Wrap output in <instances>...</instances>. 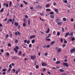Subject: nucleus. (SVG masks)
<instances>
[{
    "label": "nucleus",
    "instance_id": "obj_31",
    "mask_svg": "<svg viewBox=\"0 0 75 75\" xmlns=\"http://www.w3.org/2000/svg\"><path fill=\"white\" fill-rule=\"evenodd\" d=\"M44 55H45V56H47V55H48V53L47 52H45Z\"/></svg>",
    "mask_w": 75,
    "mask_h": 75
},
{
    "label": "nucleus",
    "instance_id": "obj_10",
    "mask_svg": "<svg viewBox=\"0 0 75 75\" xmlns=\"http://www.w3.org/2000/svg\"><path fill=\"white\" fill-rule=\"evenodd\" d=\"M57 23L58 25H62V24H63V23L62 22L61 23V22H58Z\"/></svg>",
    "mask_w": 75,
    "mask_h": 75
},
{
    "label": "nucleus",
    "instance_id": "obj_64",
    "mask_svg": "<svg viewBox=\"0 0 75 75\" xmlns=\"http://www.w3.org/2000/svg\"><path fill=\"white\" fill-rule=\"evenodd\" d=\"M25 18H28V16H27V15H26L25 16Z\"/></svg>",
    "mask_w": 75,
    "mask_h": 75
},
{
    "label": "nucleus",
    "instance_id": "obj_20",
    "mask_svg": "<svg viewBox=\"0 0 75 75\" xmlns=\"http://www.w3.org/2000/svg\"><path fill=\"white\" fill-rule=\"evenodd\" d=\"M61 51V49H58V50H57V52H60Z\"/></svg>",
    "mask_w": 75,
    "mask_h": 75
},
{
    "label": "nucleus",
    "instance_id": "obj_15",
    "mask_svg": "<svg viewBox=\"0 0 75 75\" xmlns=\"http://www.w3.org/2000/svg\"><path fill=\"white\" fill-rule=\"evenodd\" d=\"M38 7V8H40L41 9H42V7L40 6V5H38V6H37L36 8H37Z\"/></svg>",
    "mask_w": 75,
    "mask_h": 75
},
{
    "label": "nucleus",
    "instance_id": "obj_53",
    "mask_svg": "<svg viewBox=\"0 0 75 75\" xmlns=\"http://www.w3.org/2000/svg\"><path fill=\"white\" fill-rule=\"evenodd\" d=\"M64 44H67V41L66 40H65L64 42Z\"/></svg>",
    "mask_w": 75,
    "mask_h": 75
},
{
    "label": "nucleus",
    "instance_id": "obj_27",
    "mask_svg": "<svg viewBox=\"0 0 75 75\" xmlns=\"http://www.w3.org/2000/svg\"><path fill=\"white\" fill-rule=\"evenodd\" d=\"M50 45H47L46 48H50Z\"/></svg>",
    "mask_w": 75,
    "mask_h": 75
},
{
    "label": "nucleus",
    "instance_id": "obj_40",
    "mask_svg": "<svg viewBox=\"0 0 75 75\" xmlns=\"http://www.w3.org/2000/svg\"><path fill=\"white\" fill-rule=\"evenodd\" d=\"M62 33H64V28H62Z\"/></svg>",
    "mask_w": 75,
    "mask_h": 75
},
{
    "label": "nucleus",
    "instance_id": "obj_2",
    "mask_svg": "<svg viewBox=\"0 0 75 75\" xmlns=\"http://www.w3.org/2000/svg\"><path fill=\"white\" fill-rule=\"evenodd\" d=\"M75 52V48H73L72 49H71L70 50V52L71 53V54H72V53H74Z\"/></svg>",
    "mask_w": 75,
    "mask_h": 75
},
{
    "label": "nucleus",
    "instance_id": "obj_35",
    "mask_svg": "<svg viewBox=\"0 0 75 75\" xmlns=\"http://www.w3.org/2000/svg\"><path fill=\"white\" fill-rule=\"evenodd\" d=\"M56 64H60V61H59L57 62H56Z\"/></svg>",
    "mask_w": 75,
    "mask_h": 75
},
{
    "label": "nucleus",
    "instance_id": "obj_43",
    "mask_svg": "<svg viewBox=\"0 0 75 75\" xmlns=\"http://www.w3.org/2000/svg\"><path fill=\"white\" fill-rule=\"evenodd\" d=\"M71 40L72 41H74V40H75V38H71Z\"/></svg>",
    "mask_w": 75,
    "mask_h": 75
},
{
    "label": "nucleus",
    "instance_id": "obj_4",
    "mask_svg": "<svg viewBox=\"0 0 75 75\" xmlns=\"http://www.w3.org/2000/svg\"><path fill=\"white\" fill-rule=\"evenodd\" d=\"M12 21H13V20H12V19L10 18L9 19H8L7 21V24H8L9 23V22H12Z\"/></svg>",
    "mask_w": 75,
    "mask_h": 75
},
{
    "label": "nucleus",
    "instance_id": "obj_22",
    "mask_svg": "<svg viewBox=\"0 0 75 75\" xmlns=\"http://www.w3.org/2000/svg\"><path fill=\"white\" fill-rule=\"evenodd\" d=\"M35 42V39H33L32 40V43L33 44Z\"/></svg>",
    "mask_w": 75,
    "mask_h": 75
},
{
    "label": "nucleus",
    "instance_id": "obj_19",
    "mask_svg": "<svg viewBox=\"0 0 75 75\" xmlns=\"http://www.w3.org/2000/svg\"><path fill=\"white\" fill-rule=\"evenodd\" d=\"M48 30L46 31V33H49V31H50V29H49V28H47Z\"/></svg>",
    "mask_w": 75,
    "mask_h": 75
},
{
    "label": "nucleus",
    "instance_id": "obj_25",
    "mask_svg": "<svg viewBox=\"0 0 75 75\" xmlns=\"http://www.w3.org/2000/svg\"><path fill=\"white\" fill-rule=\"evenodd\" d=\"M46 11H51V9H46Z\"/></svg>",
    "mask_w": 75,
    "mask_h": 75
},
{
    "label": "nucleus",
    "instance_id": "obj_39",
    "mask_svg": "<svg viewBox=\"0 0 75 75\" xmlns=\"http://www.w3.org/2000/svg\"><path fill=\"white\" fill-rule=\"evenodd\" d=\"M26 25V24L25 23H24L23 24V27H25Z\"/></svg>",
    "mask_w": 75,
    "mask_h": 75
},
{
    "label": "nucleus",
    "instance_id": "obj_23",
    "mask_svg": "<svg viewBox=\"0 0 75 75\" xmlns=\"http://www.w3.org/2000/svg\"><path fill=\"white\" fill-rule=\"evenodd\" d=\"M63 20L64 21H67V18H63Z\"/></svg>",
    "mask_w": 75,
    "mask_h": 75
},
{
    "label": "nucleus",
    "instance_id": "obj_37",
    "mask_svg": "<svg viewBox=\"0 0 75 75\" xmlns=\"http://www.w3.org/2000/svg\"><path fill=\"white\" fill-rule=\"evenodd\" d=\"M39 68V66H38V65H37L36 66V69H38Z\"/></svg>",
    "mask_w": 75,
    "mask_h": 75
},
{
    "label": "nucleus",
    "instance_id": "obj_54",
    "mask_svg": "<svg viewBox=\"0 0 75 75\" xmlns=\"http://www.w3.org/2000/svg\"><path fill=\"white\" fill-rule=\"evenodd\" d=\"M17 33L18 35H20V32L18 31Z\"/></svg>",
    "mask_w": 75,
    "mask_h": 75
},
{
    "label": "nucleus",
    "instance_id": "obj_56",
    "mask_svg": "<svg viewBox=\"0 0 75 75\" xmlns=\"http://www.w3.org/2000/svg\"><path fill=\"white\" fill-rule=\"evenodd\" d=\"M11 44H10V43H8V47H10V46H11Z\"/></svg>",
    "mask_w": 75,
    "mask_h": 75
},
{
    "label": "nucleus",
    "instance_id": "obj_6",
    "mask_svg": "<svg viewBox=\"0 0 75 75\" xmlns=\"http://www.w3.org/2000/svg\"><path fill=\"white\" fill-rule=\"evenodd\" d=\"M4 6H6V7H8V4L7 3H4Z\"/></svg>",
    "mask_w": 75,
    "mask_h": 75
},
{
    "label": "nucleus",
    "instance_id": "obj_7",
    "mask_svg": "<svg viewBox=\"0 0 75 75\" xmlns=\"http://www.w3.org/2000/svg\"><path fill=\"white\" fill-rule=\"evenodd\" d=\"M35 55L32 56L31 57V58L32 59H35Z\"/></svg>",
    "mask_w": 75,
    "mask_h": 75
},
{
    "label": "nucleus",
    "instance_id": "obj_18",
    "mask_svg": "<svg viewBox=\"0 0 75 75\" xmlns=\"http://www.w3.org/2000/svg\"><path fill=\"white\" fill-rule=\"evenodd\" d=\"M59 71L60 72H64V70H62V69H59Z\"/></svg>",
    "mask_w": 75,
    "mask_h": 75
},
{
    "label": "nucleus",
    "instance_id": "obj_33",
    "mask_svg": "<svg viewBox=\"0 0 75 75\" xmlns=\"http://www.w3.org/2000/svg\"><path fill=\"white\" fill-rule=\"evenodd\" d=\"M54 12H51L50 13V14H51V15L52 14H54Z\"/></svg>",
    "mask_w": 75,
    "mask_h": 75
},
{
    "label": "nucleus",
    "instance_id": "obj_41",
    "mask_svg": "<svg viewBox=\"0 0 75 75\" xmlns=\"http://www.w3.org/2000/svg\"><path fill=\"white\" fill-rule=\"evenodd\" d=\"M30 42V41L29 40H28L27 41V43L28 44H29Z\"/></svg>",
    "mask_w": 75,
    "mask_h": 75
},
{
    "label": "nucleus",
    "instance_id": "obj_32",
    "mask_svg": "<svg viewBox=\"0 0 75 75\" xmlns=\"http://www.w3.org/2000/svg\"><path fill=\"white\" fill-rule=\"evenodd\" d=\"M11 4H12V2L11 1L9 3V7H10L11 6Z\"/></svg>",
    "mask_w": 75,
    "mask_h": 75
},
{
    "label": "nucleus",
    "instance_id": "obj_3",
    "mask_svg": "<svg viewBox=\"0 0 75 75\" xmlns=\"http://www.w3.org/2000/svg\"><path fill=\"white\" fill-rule=\"evenodd\" d=\"M63 65H65L67 67H69V66L68 65V64L67 63L64 62L63 64Z\"/></svg>",
    "mask_w": 75,
    "mask_h": 75
},
{
    "label": "nucleus",
    "instance_id": "obj_30",
    "mask_svg": "<svg viewBox=\"0 0 75 75\" xmlns=\"http://www.w3.org/2000/svg\"><path fill=\"white\" fill-rule=\"evenodd\" d=\"M15 44H17V42H18V40H16L15 41Z\"/></svg>",
    "mask_w": 75,
    "mask_h": 75
},
{
    "label": "nucleus",
    "instance_id": "obj_57",
    "mask_svg": "<svg viewBox=\"0 0 75 75\" xmlns=\"http://www.w3.org/2000/svg\"><path fill=\"white\" fill-rule=\"evenodd\" d=\"M8 35H7L6 37V38H8Z\"/></svg>",
    "mask_w": 75,
    "mask_h": 75
},
{
    "label": "nucleus",
    "instance_id": "obj_50",
    "mask_svg": "<svg viewBox=\"0 0 75 75\" xmlns=\"http://www.w3.org/2000/svg\"><path fill=\"white\" fill-rule=\"evenodd\" d=\"M47 73L49 75H51V72L49 71H47Z\"/></svg>",
    "mask_w": 75,
    "mask_h": 75
},
{
    "label": "nucleus",
    "instance_id": "obj_55",
    "mask_svg": "<svg viewBox=\"0 0 75 75\" xmlns=\"http://www.w3.org/2000/svg\"><path fill=\"white\" fill-rule=\"evenodd\" d=\"M9 53L8 52H7L6 53V55H7L8 56V55H9Z\"/></svg>",
    "mask_w": 75,
    "mask_h": 75
},
{
    "label": "nucleus",
    "instance_id": "obj_1",
    "mask_svg": "<svg viewBox=\"0 0 75 75\" xmlns=\"http://www.w3.org/2000/svg\"><path fill=\"white\" fill-rule=\"evenodd\" d=\"M19 49V47H18V46H16L15 47V48H14L13 49V50L14 51H15L16 52H18V50H18Z\"/></svg>",
    "mask_w": 75,
    "mask_h": 75
},
{
    "label": "nucleus",
    "instance_id": "obj_46",
    "mask_svg": "<svg viewBox=\"0 0 75 75\" xmlns=\"http://www.w3.org/2000/svg\"><path fill=\"white\" fill-rule=\"evenodd\" d=\"M6 71V69H5L2 70L3 72H5Z\"/></svg>",
    "mask_w": 75,
    "mask_h": 75
},
{
    "label": "nucleus",
    "instance_id": "obj_44",
    "mask_svg": "<svg viewBox=\"0 0 75 75\" xmlns=\"http://www.w3.org/2000/svg\"><path fill=\"white\" fill-rule=\"evenodd\" d=\"M9 68H12V67H11V64H10L9 65Z\"/></svg>",
    "mask_w": 75,
    "mask_h": 75
},
{
    "label": "nucleus",
    "instance_id": "obj_59",
    "mask_svg": "<svg viewBox=\"0 0 75 75\" xmlns=\"http://www.w3.org/2000/svg\"><path fill=\"white\" fill-rule=\"evenodd\" d=\"M63 41V39H61L60 40V42H62Z\"/></svg>",
    "mask_w": 75,
    "mask_h": 75
},
{
    "label": "nucleus",
    "instance_id": "obj_5",
    "mask_svg": "<svg viewBox=\"0 0 75 75\" xmlns=\"http://www.w3.org/2000/svg\"><path fill=\"white\" fill-rule=\"evenodd\" d=\"M35 35H33L32 36H30V37L29 38L30 39V40H31V39H32V38H35Z\"/></svg>",
    "mask_w": 75,
    "mask_h": 75
},
{
    "label": "nucleus",
    "instance_id": "obj_13",
    "mask_svg": "<svg viewBox=\"0 0 75 75\" xmlns=\"http://www.w3.org/2000/svg\"><path fill=\"white\" fill-rule=\"evenodd\" d=\"M69 32L66 33L65 34V38L67 37V36H68V35H69Z\"/></svg>",
    "mask_w": 75,
    "mask_h": 75
},
{
    "label": "nucleus",
    "instance_id": "obj_62",
    "mask_svg": "<svg viewBox=\"0 0 75 75\" xmlns=\"http://www.w3.org/2000/svg\"><path fill=\"white\" fill-rule=\"evenodd\" d=\"M53 5L54 6H55L56 5V3L54 2L53 3Z\"/></svg>",
    "mask_w": 75,
    "mask_h": 75
},
{
    "label": "nucleus",
    "instance_id": "obj_52",
    "mask_svg": "<svg viewBox=\"0 0 75 75\" xmlns=\"http://www.w3.org/2000/svg\"><path fill=\"white\" fill-rule=\"evenodd\" d=\"M27 42V40H24V42H25V43H26Z\"/></svg>",
    "mask_w": 75,
    "mask_h": 75
},
{
    "label": "nucleus",
    "instance_id": "obj_49",
    "mask_svg": "<svg viewBox=\"0 0 75 75\" xmlns=\"http://www.w3.org/2000/svg\"><path fill=\"white\" fill-rule=\"evenodd\" d=\"M39 19H40V20H42V21H44V20L41 19V18H39Z\"/></svg>",
    "mask_w": 75,
    "mask_h": 75
},
{
    "label": "nucleus",
    "instance_id": "obj_11",
    "mask_svg": "<svg viewBox=\"0 0 75 75\" xmlns=\"http://www.w3.org/2000/svg\"><path fill=\"white\" fill-rule=\"evenodd\" d=\"M15 25L17 27L18 25V23L15 22Z\"/></svg>",
    "mask_w": 75,
    "mask_h": 75
},
{
    "label": "nucleus",
    "instance_id": "obj_63",
    "mask_svg": "<svg viewBox=\"0 0 75 75\" xmlns=\"http://www.w3.org/2000/svg\"><path fill=\"white\" fill-rule=\"evenodd\" d=\"M4 51V50H3V49H1V52H3Z\"/></svg>",
    "mask_w": 75,
    "mask_h": 75
},
{
    "label": "nucleus",
    "instance_id": "obj_36",
    "mask_svg": "<svg viewBox=\"0 0 75 75\" xmlns=\"http://www.w3.org/2000/svg\"><path fill=\"white\" fill-rule=\"evenodd\" d=\"M63 47H66V45L65 44H63L62 45Z\"/></svg>",
    "mask_w": 75,
    "mask_h": 75
},
{
    "label": "nucleus",
    "instance_id": "obj_8",
    "mask_svg": "<svg viewBox=\"0 0 75 75\" xmlns=\"http://www.w3.org/2000/svg\"><path fill=\"white\" fill-rule=\"evenodd\" d=\"M42 67H44L45 66H47V64H46V63H42Z\"/></svg>",
    "mask_w": 75,
    "mask_h": 75
},
{
    "label": "nucleus",
    "instance_id": "obj_9",
    "mask_svg": "<svg viewBox=\"0 0 75 75\" xmlns=\"http://www.w3.org/2000/svg\"><path fill=\"white\" fill-rule=\"evenodd\" d=\"M54 16H55V15H54V14L50 15V17L52 18H54Z\"/></svg>",
    "mask_w": 75,
    "mask_h": 75
},
{
    "label": "nucleus",
    "instance_id": "obj_61",
    "mask_svg": "<svg viewBox=\"0 0 75 75\" xmlns=\"http://www.w3.org/2000/svg\"><path fill=\"white\" fill-rule=\"evenodd\" d=\"M15 35H16V36L17 35H18L17 32H15Z\"/></svg>",
    "mask_w": 75,
    "mask_h": 75
},
{
    "label": "nucleus",
    "instance_id": "obj_42",
    "mask_svg": "<svg viewBox=\"0 0 75 75\" xmlns=\"http://www.w3.org/2000/svg\"><path fill=\"white\" fill-rule=\"evenodd\" d=\"M62 75H67V74L64 73H63L62 74Z\"/></svg>",
    "mask_w": 75,
    "mask_h": 75
},
{
    "label": "nucleus",
    "instance_id": "obj_24",
    "mask_svg": "<svg viewBox=\"0 0 75 75\" xmlns=\"http://www.w3.org/2000/svg\"><path fill=\"white\" fill-rule=\"evenodd\" d=\"M59 21V19L58 18L56 19V23H58Z\"/></svg>",
    "mask_w": 75,
    "mask_h": 75
},
{
    "label": "nucleus",
    "instance_id": "obj_17",
    "mask_svg": "<svg viewBox=\"0 0 75 75\" xmlns=\"http://www.w3.org/2000/svg\"><path fill=\"white\" fill-rule=\"evenodd\" d=\"M4 10V8H2L1 10L0 11V13H3V11Z\"/></svg>",
    "mask_w": 75,
    "mask_h": 75
},
{
    "label": "nucleus",
    "instance_id": "obj_60",
    "mask_svg": "<svg viewBox=\"0 0 75 75\" xmlns=\"http://www.w3.org/2000/svg\"><path fill=\"white\" fill-rule=\"evenodd\" d=\"M71 21H72V22H73V21H74V19L72 18L71 19Z\"/></svg>",
    "mask_w": 75,
    "mask_h": 75
},
{
    "label": "nucleus",
    "instance_id": "obj_58",
    "mask_svg": "<svg viewBox=\"0 0 75 75\" xmlns=\"http://www.w3.org/2000/svg\"><path fill=\"white\" fill-rule=\"evenodd\" d=\"M11 65H12V66H13V67L14 66V63H11Z\"/></svg>",
    "mask_w": 75,
    "mask_h": 75
},
{
    "label": "nucleus",
    "instance_id": "obj_38",
    "mask_svg": "<svg viewBox=\"0 0 75 75\" xmlns=\"http://www.w3.org/2000/svg\"><path fill=\"white\" fill-rule=\"evenodd\" d=\"M11 70V68H9V69L7 71V72H8V73L9 72H10V71Z\"/></svg>",
    "mask_w": 75,
    "mask_h": 75
},
{
    "label": "nucleus",
    "instance_id": "obj_47",
    "mask_svg": "<svg viewBox=\"0 0 75 75\" xmlns=\"http://www.w3.org/2000/svg\"><path fill=\"white\" fill-rule=\"evenodd\" d=\"M29 48H31V44H30L29 45Z\"/></svg>",
    "mask_w": 75,
    "mask_h": 75
},
{
    "label": "nucleus",
    "instance_id": "obj_12",
    "mask_svg": "<svg viewBox=\"0 0 75 75\" xmlns=\"http://www.w3.org/2000/svg\"><path fill=\"white\" fill-rule=\"evenodd\" d=\"M54 43H55V41H53L51 42V43L50 44V45H53V44H54Z\"/></svg>",
    "mask_w": 75,
    "mask_h": 75
},
{
    "label": "nucleus",
    "instance_id": "obj_14",
    "mask_svg": "<svg viewBox=\"0 0 75 75\" xmlns=\"http://www.w3.org/2000/svg\"><path fill=\"white\" fill-rule=\"evenodd\" d=\"M31 23V21H30V20L29 19L28 20V25H30V23Z\"/></svg>",
    "mask_w": 75,
    "mask_h": 75
},
{
    "label": "nucleus",
    "instance_id": "obj_26",
    "mask_svg": "<svg viewBox=\"0 0 75 75\" xmlns=\"http://www.w3.org/2000/svg\"><path fill=\"white\" fill-rule=\"evenodd\" d=\"M49 4H47L46 5V7L47 8H48V7H49Z\"/></svg>",
    "mask_w": 75,
    "mask_h": 75
},
{
    "label": "nucleus",
    "instance_id": "obj_16",
    "mask_svg": "<svg viewBox=\"0 0 75 75\" xmlns=\"http://www.w3.org/2000/svg\"><path fill=\"white\" fill-rule=\"evenodd\" d=\"M69 35H70V36H71V37H72V36H73V32H71V33H70L69 34Z\"/></svg>",
    "mask_w": 75,
    "mask_h": 75
},
{
    "label": "nucleus",
    "instance_id": "obj_48",
    "mask_svg": "<svg viewBox=\"0 0 75 75\" xmlns=\"http://www.w3.org/2000/svg\"><path fill=\"white\" fill-rule=\"evenodd\" d=\"M67 6L69 8H70L71 7V6H70V5L69 4H68L67 5Z\"/></svg>",
    "mask_w": 75,
    "mask_h": 75
},
{
    "label": "nucleus",
    "instance_id": "obj_21",
    "mask_svg": "<svg viewBox=\"0 0 75 75\" xmlns=\"http://www.w3.org/2000/svg\"><path fill=\"white\" fill-rule=\"evenodd\" d=\"M54 10L55 12H57L58 11V9L56 8H54Z\"/></svg>",
    "mask_w": 75,
    "mask_h": 75
},
{
    "label": "nucleus",
    "instance_id": "obj_34",
    "mask_svg": "<svg viewBox=\"0 0 75 75\" xmlns=\"http://www.w3.org/2000/svg\"><path fill=\"white\" fill-rule=\"evenodd\" d=\"M57 35L58 36H59V35H60V33L59 32H58L57 33Z\"/></svg>",
    "mask_w": 75,
    "mask_h": 75
},
{
    "label": "nucleus",
    "instance_id": "obj_45",
    "mask_svg": "<svg viewBox=\"0 0 75 75\" xmlns=\"http://www.w3.org/2000/svg\"><path fill=\"white\" fill-rule=\"evenodd\" d=\"M23 21L25 23H26V20H25V19H24Z\"/></svg>",
    "mask_w": 75,
    "mask_h": 75
},
{
    "label": "nucleus",
    "instance_id": "obj_28",
    "mask_svg": "<svg viewBox=\"0 0 75 75\" xmlns=\"http://www.w3.org/2000/svg\"><path fill=\"white\" fill-rule=\"evenodd\" d=\"M23 3L25 4H28V3L25 2V1H23Z\"/></svg>",
    "mask_w": 75,
    "mask_h": 75
},
{
    "label": "nucleus",
    "instance_id": "obj_29",
    "mask_svg": "<svg viewBox=\"0 0 75 75\" xmlns=\"http://www.w3.org/2000/svg\"><path fill=\"white\" fill-rule=\"evenodd\" d=\"M18 55H21V52L19 51L18 53Z\"/></svg>",
    "mask_w": 75,
    "mask_h": 75
},
{
    "label": "nucleus",
    "instance_id": "obj_51",
    "mask_svg": "<svg viewBox=\"0 0 75 75\" xmlns=\"http://www.w3.org/2000/svg\"><path fill=\"white\" fill-rule=\"evenodd\" d=\"M45 39H46V40H47L48 41H50V38Z\"/></svg>",
    "mask_w": 75,
    "mask_h": 75
}]
</instances>
